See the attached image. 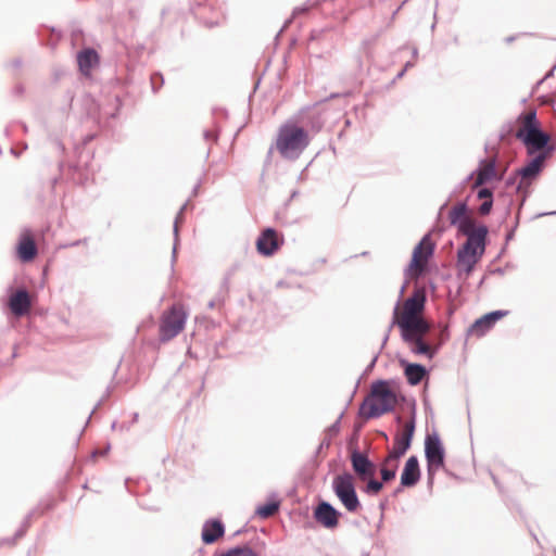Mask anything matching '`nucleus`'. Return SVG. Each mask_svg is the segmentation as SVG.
I'll list each match as a JSON object with an SVG mask.
<instances>
[{"mask_svg": "<svg viewBox=\"0 0 556 556\" xmlns=\"http://www.w3.org/2000/svg\"><path fill=\"white\" fill-rule=\"evenodd\" d=\"M426 292L424 289L414 290L413 294L399 303L393 311V325L400 329L401 338L415 355H424L431 359L438 349L450 338L448 328L445 325L432 345L426 340L430 330V324L424 318Z\"/></svg>", "mask_w": 556, "mask_h": 556, "instance_id": "nucleus-1", "label": "nucleus"}, {"mask_svg": "<svg viewBox=\"0 0 556 556\" xmlns=\"http://www.w3.org/2000/svg\"><path fill=\"white\" fill-rule=\"evenodd\" d=\"M311 141L308 131L294 122L283 123L276 136L274 148L287 160H296L308 147Z\"/></svg>", "mask_w": 556, "mask_h": 556, "instance_id": "nucleus-2", "label": "nucleus"}, {"mask_svg": "<svg viewBox=\"0 0 556 556\" xmlns=\"http://www.w3.org/2000/svg\"><path fill=\"white\" fill-rule=\"evenodd\" d=\"M488 228L484 225L472 233L466 235L467 240L457 251L456 268L458 276L469 277L476 264L481 260L485 251Z\"/></svg>", "mask_w": 556, "mask_h": 556, "instance_id": "nucleus-3", "label": "nucleus"}, {"mask_svg": "<svg viewBox=\"0 0 556 556\" xmlns=\"http://www.w3.org/2000/svg\"><path fill=\"white\" fill-rule=\"evenodd\" d=\"M515 137L527 147L529 154L543 150L549 141V136L541 130L535 111L519 115L515 125Z\"/></svg>", "mask_w": 556, "mask_h": 556, "instance_id": "nucleus-4", "label": "nucleus"}, {"mask_svg": "<svg viewBox=\"0 0 556 556\" xmlns=\"http://www.w3.org/2000/svg\"><path fill=\"white\" fill-rule=\"evenodd\" d=\"M396 404L397 396L390 382L379 380L371 384L370 392L361 409L366 417L374 418L392 412Z\"/></svg>", "mask_w": 556, "mask_h": 556, "instance_id": "nucleus-5", "label": "nucleus"}, {"mask_svg": "<svg viewBox=\"0 0 556 556\" xmlns=\"http://www.w3.org/2000/svg\"><path fill=\"white\" fill-rule=\"evenodd\" d=\"M187 317V311L180 303L174 304L165 311L160 320V340L167 342L177 337L184 330Z\"/></svg>", "mask_w": 556, "mask_h": 556, "instance_id": "nucleus-6", "label": "nucleus"}, {"mask_svg": "<svg viewBox=\"0 0 556 556\" xmlns=\"http://www.w3.org/2000/svg\"><path fill=\"white\" fill-rule=\"evenodd\" d=\"M332 488L348 511L355 513L359 508L361 503L355 491L354 478L351 473L334 477Z\"/></svg>", "mask_w": 556, "mask_h": 556, "instance_id": "nucleus-7", "label": "nucleus"}, {"mask_svg": "<svg viewBox=\"0 0 556 556\" xmlns=\"http://www.w3.org/2000/svg\"><path fill=\"white\" fill-rule=\"evenodd\" d=\"M433 251L434 244L429 236H425L413 251L412 261L407 268L410 278H418L424 273Z\"/></svg>", "mask_w": 556, "mask_h": 556, "instance_id": "nucleus-8", "label": "nucleus"}, {"mask_svg": "<svg viewBox=\"0 0 556 556\" xmlns=\"http://www.w3.org/2000/svg\"><path fill=\"white\" fill-rule=\"evenodd\" d=\"M448 219L452 225L457 226L458 231L464 236L478 231L481 227V224L478 225L472 217L467 215L465 203L454 205L448 212Z\"/></svg>", "mask_w": 556, "mask_h": 556, "instance_id": "nucleus-9", "label": "nucleus"}, {"mask_svg": "<svg viewBox=\"0 0 556 556\" xmlns=\"http://www.w3.org/2000/svg\"><path fill=\"white\" fill-rule=\"evenodd\" d=\"M425 453L428 463L429 473L437 471L444 466V448L437 434L427 435Z\"/></svg>", "mask_w": 556, "mask_h": 556, "instance_id": "nucleus-10", "label": "nucleus"}, {"mask_svg": "<svg viewBox=\"0 0 556 556\" xmlns=\"http://www.w3.org/2000/svg\"><path fill=\"white\" fill-rule=\"evenodd\" d=\"M283 242L282 233L273 228H266L256 240V250L263 256H271L280 249Z\"/></svg>", "mask_w": 556, "mask_h": 556, "instance_id": "nucleus-11", "label": "nucleus"}, {"mask_svg": "<svg viewBox=\"0 0 556 556\" xmlns=\"http://www.w3.org/2000/svg\"><path fill=\"white\" fill-rule=\"evenodd\" d=\"M351 463L354 472L362 481L372 478L376 473V465L370 462L365 454L358 451L352 452Z\"/></svg>", "mask_w": 556, "mask_h": 556, "instance_id": "nucleus-12", "label": "nucleus"}, {"mask_svg": "<svg viewBox=\"0 0 556 556\" xmlns=\"http://www.w3.org/2000/svg\"><path fill=\"white\" fill-rule=\"evenodd\" d=\"M546 159V153H540L534 159H532L525 167L519 170L521 176L518 189L529 188L531 181L539 175L541 172L544 161Z\"/></svg>", "mask_w": 556, "mask_h": 556, "instance_id": "nucleus-13", "label": "nucleus"}, {"mask_svg": "<svg viewBox=\"0 0 556 556\" xmlns=\"http://www.w3.org/2000/svg\"><path fill=\"white\" fill-rule=\"evenodd\" d=\"M507 313L503 311H495L483 315L477 319L468 329V334L477 338L484 336L497 320L504 317Z\"/></svg>", "mask_w": 556, "mask_h": 556, "instance_id": "nucleus-14", "label": "nucleus"}, {"mask_svg": "<svg viewBox=\"0 0 556 556\" xmlns=\"http://www.w3.org/2000/svg\"><path fill=\"white\" fill-rule=\"evenodd\" d=\"M414 431L415 422L414 419H412L406 422L402 431L395 435L393 447L389 452L403 456L410 446Z\"/></svg>", "mask_w": 556, "mask_h": 556, "instance_id": "nucleus-15", "label": "nucleus"}, {"mask_svg": "<svg viewBox=\"0 0 556 556\" xmlns=\"http://www.w3.org/2000/svg\"><path fill=\"white\" fill-rule=\"evenodd\" d=\"M339 511L330 504L323 502L314 510V518L325 528L332 529L339 523Z\"/></svg>", "mask_w": 556, "mask_h": 556, "instance_id": "nucleus-16", "label": "nucleus"}, {"mask_svg": "<svg viewBox=\"0 0 556 556\" xmlns=\"http://www.w3.org/2000/svg\"><path fill=\"white\" fill-rule=\"evenodd\" d=\"M37 255V247L29 230L22 232L17 244V256L22 262H30Z\"/></svg>", "mask_w": 556, "mask_h": 556, "instance_id": "nucleus-17", "label": "nucleus"}, {"mask_svg": "<svg viewBox=\"0 0 556 556\" xmlns=\"http://www.w3.org/2000/svg\"><path fill=\"white\" fill-rule=\"evenodd\" d=\"M420 479L419 463L416 456H410L403 468L401 473L402 486H414Z\"/></svg>", "mask_w": 556, "mask_h": 556, "instance_id": "nucleus-18", "label": "nucleus"}, {"mask_svg": "<svg viewBox=\"0 0 556 556\" xmlns=\"http://www.w3.org/2000/svg\"><path fill=\"white\" fill-rule=\"evenodd\" d=\"M9 306L15 316L27 314L31 307L28 292L26 290H17L10 296Z\"/></svg>", "mask_w": 556, "mask_h": 556, "instance_id": "nucleus-19", "label": "nucleus"}, {"mask_svg": "<svg viewBox=\"0 0 556 556\" xmlns=\"http://www.w3.org/2000/svg\"><path fill=\"white\" fill-rule=\"evenodd\" d=\"M493 179H498L495 169V160H484L479 165V168L477 170V177L472 185V188H478Z\"/></svg>", "mask_w": 556, "mask_h": 556, "instance_id": "nucleus-20", "label": "nucleus"}, {"mask_svg": "<svg viewBox=\"0 0 556 556\" xmlns=\"http://www.w3.org/2000/svg\"><path fill=\"white\" fill-rule=\"evenodd\" d=\"M77 62L80 72L88 76L90 75V72L93 66L98 65L99 63V54L93 49H85L80 51L77 55Z\"/></svg>", "mask_w": 556, "mask_h": 556, "instance_id": "nucleus-21", "label": "nucleus"}, {"mask_svg": "<svg viewBox=\"0 0 556 556\" xmlns=\"http://www.w3.org/2000/svg\"><path fill=\"white\" fill-rule=\"evenodd\" d=\"M224 525L218 520L206 521L202 529V540L206 544L216 542L224 535Z\"/></svg>", "mask_w": 556, "mask_h": 556, "instance_id": "nucleus-22", "label": "nucleus"}, {"mask_svg": "<svg viewBox=\"0 0 556 556\" xmlns=\"http://www.w3.org/2000/svg\"><path fill=\"white\" fill-rule=\"evenodd\" d=\"M405 377L409 384L416 386L421 382L427 371L422 365L419 364H406L404 369Z\"/></svg>", "mask_w": 556, "mask_h": 556, "instance_id": "nucleus-23", "label": "nucleus"}, {"mask_svg": "<svg viewBox=\"0 0 556 556\" xmlns=\"http://www.w3.org/2000/svg\"><path fill=\"white\" fill-rule=\"evenodd\" d=\"M478 199L483 200V203L479 207L480 215H488L493 205L492 191L488 188H482L478 191Z\"/></svg>", "mask_w": 556, "mask_h": 556, "instance_id": "nucleus-24", "label": "nucleus"}, {"mask_svg": "<svg viewBox=\"0 0 556 556\" xmlns=\"http://www.w3.org/2000/svg\"><path fill=\"white\" fill-rule=\"evenodd\" d=\"M402 456L389 452L387 457L381 463V467H383V468H386L388 470L394 471L396 473V470L399 468V463H400V458Z\"/></svg>", "mask_w": 556, "mask_h": 556, "instance_id": "nucleus-25", "label": "nucleus"}, {"mask_svg": "<svg viewBox=\"0 0 556 556\" xmlns=\"http://www.w3.org/2000/svg\"><path fill=\"white\" fill-rule=\"evenodd\" d=\"M278 509H279V505L277 503H268L263 506H260L256 509V514L261 518H269L273 515H275L278 511Z\"/></svg>", "mask_w": 556, "mask_h": 556, "instance_id": "nucleus-26", "label": "nucleus"}, {"mask_svg": "<svg viewBox=\"0 0 556 556\" xmlns=\"http://www.w3.org/2000/svg\"><path fill=\"white\" fill-rule=\"evenodd\" d=\"M219 556H257L249 546L231 548Z\"/></svg>", "mask_w": 556, "mask_h": 556, "instance_id": "nucleus-27", "label": "nucleus"}, {"mask_svg": "<svg viewBox=\"0 0 556 556\" xmlns=\"http://www.w3.org/2000/svg\"><path fill=\"white\" fill-rule=\"evenodd\" d=\"M366 481H367V484H366V488H365L364 491L367 494L377 495L378 493H380V491L383 488L382 482H380L378 480H375L374 477L372 478H368Z\"/></svg>", "mask_w": 556, "mask_h": 556, "instance_id": "nucleus-28", "label": "nucleus"}, {"mask_svg": "<svg viewBox=\"0 0 556 556\" xmlns=\"http://www.w3.org/2000/svg\"><path fill=\"white\" fill-rule=\"evenodd\" d=\"M381 479L383 482L392 481L396 473L380 466Z\"/></svg>", "mask_w": 556, "mask_h": 556, "instance_id": "nucleus-29", "label": "nucleus"}]
</instances>
